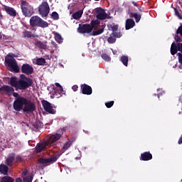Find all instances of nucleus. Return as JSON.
Listing matches in <instances>:
<instances>
[{"label":"nucleus","mask_w":182,"mask_h":182,"mask_svg":"<svg viewBox=\"0 0 182 182\" xmlns=\"http://www.w3.org/2000/svg\"><path fill=\"white\" fill-rule=\"evenodd\" d=\"M111 29L113 32H116L119 29V26L117 25L111 26Z\"/></svg>","instance_id":"obj_47"},{"label":"nucleus","mask_w":182,"mask_h":182,"mask_svg":"<svg viewBox=\"0 0 182 182\" xmlns=\"http://www.w3.org/2000/svg\"><path fill=\"white\" fill-rule=\"evenodd\" d=\"M95 14L96 15L97 19L100 21H105V19H107L108 15L106 14L105 9H102V7H98L95 9Z\"/></svg>","instance_id":"obj_9"},{"label":"nucleus","mask_w":182,"mask_h":182,"mask_svg":"<svg viewBox=\"0 0 182 182\" xmlns=\"http://www.w3.org/2000/svg\"><path fill=\"white\" fill-rule=\"evenodd\" d=\"M95 1H99V0H95Z\"/></svg>","instance_id":"obj_62"},{"label":"nucleus","mask_w":182,"mask_h":182,"mask_svg":"<svg viewBox=\"0 0 182 182\" xmlns=\"http://www.w3.org/2000/svg\"><path fill=\"white\" fill-rule=\"evenodd\" d=\"M30 25L32 28L35 26H39V28H48V26H49V23L38 16H33L30 18Z\"/></svg>","instance_id":"obj_2"},{"label":"nucleus","mask_w":182,"mask_h":182,"mask_svg":"<svg viewBox=\"0 0 182 182\" xmlns=\"http://www.w3.org/2000/svg\"><path fill=\"white\" fill-rule=\"evenodd\" d=\"M3 9L6 12L7 15H9V16H12L13 18L16 16V10H15V9L8 6H4Z\"/></svg>","instance_id":"obj_17"},{"label":"nucleus","mask_w":182,"mask_h":182,"mask_svg":"<svg viewBox=\"0 0 182 182\" xmlns=\"http://www.w3.org/2000/svg\"><path fill=\"white\" fill-rule=\"evenodd\" d=\"M33 85V81L31 78H26V80H18L16 90H26L28 87H31Z\"/></svg>","instance_id":"obj_5"},{"label":"nucleus","mask_w":182,"mask_h":182,"mask_svg":"<svg viewBox=\"0 0 182 182\" xmlns=\"http://www.w3.org/2000/svg\"><path fill=\"white\" fill-rule=\"evenodd\" d=\"M15 179L11 176H4L1 178L0 182H14Z\"/></svg>","instance_id":"obj_31"},{"label":"nucleus","mask_w":182,"mask_h":182,"mask_svg":"<svg viewBox=\"0 0 182 182\" xmlns=\"http://www.w3.org/2000/svg\"><path fill=\"white\" fill-rule=\"evenodd\" d=\"M62 94H63V92H60V90H58L54 92L53 96L56 99H59V97H62Z\"/></svg>","instance_id":"obj_35"},{"label":"nucleus","mask_w":182,"mask_h":182,"mask_svg":"<svg viewBox=\"0 0 182 182\" xmlns=\"http://www.w3.org/2000/svg\"><path fill=\"white\" fill-rule=\"evenodd\" d=\"M83 132H85L86 134H89V132H88V131L83 130Z\"/></svg>","instance_id":"obj_59"},{"label":"nucleus","mask_w":182,"mask_h":182,"mask_svg":"<svg viewBox=\"0 0 182 182\" xmlns=\"http://www.w3.org/2000/svg\"><path fill=\"white\" fill-rule=\"evenodd\" d=\"M13 96L14 97H16V99H17V97H19V95L18 94V92H13Z\"/></svg>","instance_id":"obj_53"},{"label":"nucleus","mask_w":182,"mask_h":182,"mask_svg":"<svg viewBox=\"0 0 182 182\" xmlns=\"http://www.w3.org/2000/svg\"><path fill=\"white\" fill-rule=\"evenodd\" d=\"M35 45L37 48H39V49H46V48H48V41H37Z\"/></svg>","instance_id":"obj_20"},{"label":"nucleus","mask_w":182,"mask_h":182,"mask_svg":"<svg viewBox=\"0 0 182 182\" xmlns=\"http://www.w3.org/2000/svg\"><path fill=\"white\" fill-rule=\"evenodd\" d=\"M176 35H180V36H182V25H181L177 31H176Z\"/></svg>","instance_id":"obj_42"},{"label":"nucleus","mask_w":182,"mask_h":182,"mask_svg":"<svg viewBox=\"0 0 182 182\" xmlns=\"http://www.w3.org/2000/svg\"><path fill=\"white\" fill-rule=\"evenodd\" d=\"M136 23L133 18H127L125 22V29L126 31H129V29H132L134 28Z\"/></svg>","instance_id":"obj_19"},{"label":"nucleus","mask_w":182,"mask_h":182,"mask_svg":"<svg viewBox=\"0 0 182 182\" xmlns=\"http://www.w3.org/2000/svg\"><path fill=\"white\" fill-rule=\"evenodd\" d=\"M51 43L55 46V48H58V44L55 41H51Z\"/></svg>","instance_id":"obj_54"},{"label":"nucleus","mask_w":182,"mask_h":182,"mask_svg":"<svg viewBox=\"0 0 182 182\" xmlns=\"http://www.w3.org/2000/svg\"><path fill=\"white\" fill-rule=\"evenodd\" d=\"M0 39H2V35L0 33Z\"/></svg>","instance_id":"obj_61"},{"label":"nucleus","mask_w":182,"mask_h":182,"mask_svg":"<svg viewBox=\"0 0 182 182\" xmlns=\"http://www.w3.org/2000/svg\"><path fill=\"white\" fill-rule=\"evenodd\" d=\"M132 4L134 6H139V4H137L136 1H132Z\"/></svg>","instance_id":"obj_56"},{"label":"nucleus","mask_w":182,"mask_h":182,"mask_svg":"<svg viewBox=\"0 0 182 182\" xmlns=\"http://www.w3.org/2000/svg\"><path fill=\"white\" fill-rule=\"evenodd\" d=\"M100 26V20L96 19V20H92L90 23V26L92 28V30L95 29V28H98V26Z\"/></svg>","instance_id":"obj_27"},{"label":"nucleus","mask_w":182,"mask_h":182,"mask_svg":"<svg viewBox=\"0 0 182 182\" xmlns=\"http://www.w3.org/2000/svg\"><path fill=\"white\" fill-rule=\"evenodd\" d=\"M29 173V171H28V169H24L22 173H21V177L23 178V182H32V181L33 180V174H30L28 175Z\"/></svg>","instance_id":"obj_13"},{"label":"nucleus","mask_w":182,"mask_h":182,"mask_svg":"<svg viewBox=\"0 0 182 182\" xmlns=\"http://www.w3.org/2000/svg\"><path fill=\"white\" fill-rule=\"evenodd\" d=\"M28 98L18 96L16 100L14 102L13 107L16 112H21V110H23V106L26 105Z\"/></svg>","instance_id":"obj_3"},{"label":"nucleus","mask_w":182,"mask_h":182,"mask_svg":"<svg viewBox=\"0 0 182 182\" xmlns=\"http://www.w3.org/2000/svg\"><path fill=\"white\" fill-rule=\"evenodd\" d=\"M177 50H178V46L175 43H173L171 46V55H174L177 53Z\"/></svg>","instance_id":"obj_28"},{"label":"nucleus","mask_w":182,"mask_h":182,"mask_svg":"<svg viewBox=\"0 0 182 182\" xmlns=\"http://www.w3.org/2000/svg\"><path fill=\"white\" fill-rule=\"evenodd\" d=\"M21 9L23 15L27 18H31V16H32L33 14H35L33 6L29 4V2L26 1H21Z\"/></svg>","instance_id":"obj_1"},{"label":"nucleus","mask_w":182,"mask_h":182,"mask_svg":"<svg viewBox=\"0 0 182 182\" xmlns=\"http://www.w3.org/2000/svg\"><path fill=\"white\" fill-rule=\"evenodd\" d=\"M177 45H178V52H181V53H182V43H178Z\"/></svg>","instance_id":"obj_49"},{"label":"nucleus","mask_w":182,"mask_h":182,"mask_svg":"<svg viewBox=\"0 0 182 182\" xmlns=\"http://www.w3.org/2000/svg\"><path fill=\"white\" fill-rule=\"evenodd\" d=\"M36 110V105L30 100L27 99V102L25 104L23 111L26 113H33Z\"/></svg>","instance_id":"obj_10"},{"label":"nucleus","mask_w":182,"mask_h":182,"mask_svg":"<svg viewBox=\"0 0 182 182\" xmlns=\"http://www.w3.org/2000/svg\"><path fill=\"white\" fill-rule=\"evenodd\" d=\"M10 85L12 87H15L16 90L18 89V78L16 77H11L10 78Z\"/></svg>","instance_id":"obj_25"},{"label":"nucleus","mask_w":182,"mask_h":182,"mask_svg":"<svg viewBox=\"0 0 182 182\" xmlns=\"http://www.w3.org/2000/svg\"><path fill=\"white\" fill-rule=\"evenodd\" d=\"M174 39L176 42V43H178V42H181V38L178 36V34L175 35Z\"/></svg>","instance_id":"obj_43"},{"label":"nucleus","mask_w":182,"mask_h":182,"mask_svg":"<svg viewBox=\"0 0 182 182\" xmlns=\"http://www.w3.org/2000/svg\"><path fill=\"white\" fill-rule=\"evenodd\" d=\"M22 160H23V159H22V157L21 156H16V163H19V162L22 161Z\"/></svg>","instance_id":"obj_48"},{"label":"nucleus","mask_w":182,"mask_h":182,"mask_svg":"<svg viewBox=\"0 0 182 182\" xmlns=\"http://www.w3.org/2000/svg\"><path fill=\"white\" fill-rule=\"evenodd\" d=\"M175 15H176V16H178V18H179V19H182L181 14H180V12H178L177 11V9H175Z\"/></svg>","instance_id":"obj_46"},{"label":"nucleus","mask_w":182,"mask_h":182,"mask_svg":"<svg viewBox=\"0 0 182 182\" xmlns=\"http://www.w3.org/2000/svg\"><path fill=\"white\" fill-rule=\"evenodd\" d=\"M153 159V155L150 151H145L141 154L140 160L141 161H149Z\"/></svg>","instance_id":"obj_18"},{"label":"nucleus","mask_w":182,"mask_h":182,"mask_svg":"<svg viewBox=\"0 0 182 182\" xmlns=\"http://www.w3.org/2000/svg\"><path fill=\"white\" fill-rule=\"evenodd\" d=\"M53 33L54 35L55 41H56L58 43H62V42H63V38L59 33L54 31Z\"/></svg>","instance_id":"obj_26"},{"label":"nucleus","mask_w":182,"mask_h":182,"mask_svg":"<svg viewBox=\"0 0 182 182\" xmlns=\"http://www.w3.org/2000/svg\"><path fill=\"white\" fill-rule=\"evenodd\" d=\"M26 78H28L27 77H26V75H21V79L20 80H26Z\"/></svg>","instance_id":"obj_52"},{"label":"nucleus","mask_w":182,"mask_h":182,"mask_svg":"<svg viewBox=\"0 0 182 182\" xmlns=\"http://www.w3.org/2000/svg\"><path fill=\"white\" fill-rule=\"evenodd\" d=\"M82 15H83V10H79L72 15V19H80L82 18Z\"/></svg>","instance_id":"obj_24"},{"label":"nucleus","mask_w":182,"mask_h":182,"mask_svg":"<svg viewBox=\"0 0 182 182\" xmlns=\"http://www.w3.org/2000/svg\"><path fill=\"white\" fill-rule=\"evenodd\" d=\"M62 139V134H55L48 137L46 141V146H55V143Z\"/></svg>","instance_id":"obj_7"},{"label":"nucleus","mask_w":182,"mask_h":182,"mask_svg":"<svg viewBox=\"0 0 182 182\" xmlns=\"http://www.w3.org/2000/svg\"><path fill=\"white\" fill-rule=\"evenodd\" d=\"M75 140H76V138L72 137V138L68 139V143H70V144L72 145L73 143V141H75Z\"/></svg>","instance_id":"obj_50"},{"label":"nucleus","mask_w":182,"mask_h":182,"mask_svg":"<svg viewBox=\"0 0 182 182\" xmlns=\"http://www.w3.org/2000/svg\"><path fill=\"white\" fill-rule=\"evenodd\" d=\"M23 38H33V33H32V32L28 30H24L23 31Z\"/></svg>","instance_id":"obj_30"},{"label":"nucleus","mask_w":182,"mask_h":182,"mask_svg":"<svg viewBox=\"0 0 182 182\" xmlns=\"http://www.w3.org/2000/svg\"><path fill=\"white\" fill-rule=\"evenodd\" d=\"M46 63V60L43 58H40L36 60V65H38L39 66H43Z\"/></svg>","instance_id":"obj_33"},{"label":"nucleus","mask_w":182,"mask_h":182,"mask_svg":"<svg viewBox=\"0 0 182 182\" xmlns=\"http://www.w3.org/2000/svg\"><path fill=\"white\" fill-rule=\"evenodd\" d=\"M120 62L124 65V66L127 67L129 65V56L122 55L120 58Z\"/></svg>","instance_id":"obj_29"},{"label":"nucleus","mask_w":182,"mask_h":182,"mask_svg":"<svg viewBox=\"0 0 182 182\" xmlns=\"http://www.w3.org/2000/svg\"><path fill=\"white\" fill-rule=\"evenodd\" d=\"M71 146L72 144H70V142L67 141L62 149L63 153H65V151H66V150H68Z\"/></svg>","instance_id":"obj_37"},{"label":"nucleus","mask_w":182,"mask_h":182,"mask_svg":"<svg viewBox=\"0 0 182 182\" xmlns=\"http://www.w3.org/2000/svg\"><path fill=\"white\" fill-rule=\"evenodd\" d=\"M81 92L82 95H87V96L92 95L93 93V90H92V87L87 84H82L80 85Z\"/></svg>","instance_id":"obj_14"},{"label":"nucleus","mask_w":182,"mask_h":182,"mask_svg":"<svg viewBox=\"0 0 182 182\" xmlns=\"http://www.w3.org/2000/svg\"><path fill=\"white\" fill-rule=\"evenodd\" d=\"M49 12H50L49 4H48V1H43L38 6V13L42 18H46L49 15Z\"/></svg>","instance_id":"obj_6"},{"label":"nucleus","mask_w":182,"mask_h":182,"mask_svg":"<svg viewBox=\"0 0 182 182\" xmlns=\"http://www.w3.org/2000/svg\"><path fill=\"white\" fill-rule=\"evenodd\" d=\"M112 36L116 39V38H122V36H123V34H122L121 32H113L112 33Z\"/></svg>","instance_id":"obj_40"},{"label":"nucleus","mask_w":182,"mask_h":182,"mask_svg":"<svg viewBox=\"0 0 182 182\" xmlns=\"http://www.w3.org/2000/svg\"><path fill=\"white\" fill-rule=\"evenodd\" d=\"M14 161H15V156H9L6 159V164L9 167H12L14 166Z\"/></svg>","instance_id":"obj_21"},{"label":"nucleus","mask_w":182,"mask_h":182,"mask_svg":"<svg viewBox=\"0 0 182 182\" xmlns=\"http://www.w3.org/2000/svg\"><path fill=\"white\" fill-rule=\"evenodd\" d=\"M138 9H139V12H142L141 7H139Z\"/></svg>","instance_id":"obj_58"},{"label":"nucleus","mask_w":182,"mask_h":182,"mask_svg":"<svg viewBox=\"0 0 182 182\" xmlns=\"http://www.w3.org/2000/svg\"><path fill=\"white\" fill-rule=\"evenodd\" d=\"M15 90L14 87L9 85H3L0 87V93L1 95H7L8 93H14Z\"/></svg>","instance_id":"obj_16"},{"label":"nucleus","mask_w":182,"mask_h":182,"mask_svg":"<svg viewBox=\"0 0 182 182\" xmlns=\"http://www.w3.org/2000/svg\"><path fill=\"white\" fill-rule=\"evenodd\" d=\"M177 55L178 58V62H179L180 65H182V53H178Z\"/></svg>","instance_id":"obj_44"},{"label":"nucleus","mask_w":182,"mask_h":182,"mask_svg":"<svg viewBox=\"0 0 182 182\" xmlns=\"http://www.w3.org/2000/svg\"><path fill=\"white\" fill-rule=\"evenodd\" d=\"M41 103L43 105V107L44 110L47 112L49 113V114H56V110L52 107V105H50V102L43 100L41 101Z\"/></svg>","instance_id":"obj_12"},{"label":"nucleus","mask_w":182,"mask_h":182,"mask_svg":"<svg viewBox=\"0 0 182 182\" xmlns=\"http://www.w3.org/2000/svg\"><path fill=\"white\" fill-rule=\"evenodd\" d=\"M179 68L182 69V65L181 64L179 65Z\"/></svg>","instance_id":"obj_60"},{"label":"nucleus","mask_w":182,"mask_h":182,"mask_svg":"<svg viewBox=\"0 0 182 182\" xmlns=\"http://www.w3.org/2000/svg\"><path fill=\"white\" fill-rule=\"evenodd\" d=\"M43 149H45V144H38L37 146L36 147V153H41V151H42Z\"/></svg>","instance_id":"obj_34"},{"label":"nucleus","mask_w":182,"mask_h":182,"mask_svg":"<svg viewBox=\"0 0 182 182\" xmlns=\"http://www.w3.org/2000/svg\"><path fill=\"white\" fill-rule=\"evenodd\" d=\"M5 62L8 65L9 68H10V70L14 72V73H19V67L18 66V63H16V60L14 58V57L9 55V57H6Z\"/></svg>","instance_id":"obj_4"},{"label":"nucleus","mask_w":182,"mask_h":182,"mask_svg":"<svg viewBox=\"0 0 182 182\" xmlns=\"http://www.w3.org/2000/svg\"><path fill=\"white\" fill-rule=\"evenodd\" d=\"M92 26L89 23L85 24H79V27L77 28L78 33H92Z\"/></svg>","instance_id":"obj_11"},{"label":"nucleus","mask_w":182,"mask_h":182,"mask_svg":"<svg viewBox=\"0 0 182 182\" xmlns=\"http://www.w3.org/2000/svg\"><path fill=\"white\" fill-rule=\"evenodd\" d=\"M77 89H79V87L77 85H73L72 87V90H73V92H77Z\"/></svg>","instance_id":"obj_51"},{"label":"nucleus","mask_w":182,"mask_h":182,"mask_svg":"<svg viewBox=\"0 0 182 182\" xmlns=\"http://www.w3.org/2000/svg\"><path fill=\"white\" fill-rule=\"evenodd\" d=\"M9 170V168L8 167V166L4 164H0V173L1 174H4V176H7Z\"/></svg>","instance_id":"obj_22"},{"label":"nucleus","mask_w":182,"mask_h":182,"mask_svg":"<svg viewBox=\"0 0 182 182\" xmlns=\"http://www.w3.org/2000/svg\"><path fill=\"white\" fill-rule=\"evenodd\" d=\"M113 105H114V101H109L108 102H105V106L106 107H107V109H110V107H112Z\"/></svg>","instance_id":"obj_41"},{"label":"nucleus","mask_w":182,"mask_h":182,"mask_svg":"<svg viewBox=\"0 0 182 182\" xmlns=\"http://www.w3.org/2000/svg\"><path fill=\"white\" fill-rule=\"evenodd\" d=\"M51 17L53 18V19H54V21H58V19H59V14H58V12L53 11L51 14Z\"/></svg>","instance_id":"obj_39"},{"label":"nucleus","mask_w":182,"mask_h":182,"mask_svg":"<svg viewBox=\"0 0 182 182\" xmlns=\"http://www.w3.org/2000/svg\"><path fill=\"white\" fill-rule=\"evenodd\" d=\"M101 57L106 62H110L112 60V58H110V56H109V55H107L106 53H102Z\"/></svg>","instance_id":"obj_36"},{"label":"nucleus","mask_w":182,"mask_h":182,"mask_svg":"<svg viewBox=\"0 0 182 182\" xmlns=\"http://www.w3.org/2000/svg\"><path fill=\"white\" fill-rule=\"evenodd\" d=\"M34 127H36V129H39V127H38V124H35Z\"/></svg>","instance_id":"obj_57"},{"label":"nucleus","mask_w":182,"mask_h":182,"mask_svg":"<svg viewBox=\"0 0 182 182\" xmlns=\"http://www.w3.org/2000/svg\"><path fill=\"white\" fill-rule=\"evenodd\" d=\"M129 18H134L135 22L139 23L141 19V14L137 13H130Z\"/></svg>","instance_id":"obj_23"},{"label":"nucleus","mask_w":182,"mask_h":182,"mask_svg":"<svg viewBox=\"0 0 182 182\" xmlns=\"http://www.w3.org/2000/svg\"><path fill=\"white\" fill-rule=\"evenodd\" d=\"M15 182H22V179L21 178H17Z\"/></svg>","instance_id":"obj_55"},{"label":"nucleus","mask_w":182,"mask_h":182,"mask_svg":"<svg viewBox=\"0 0 182 182\" xmlns=\"http://www.w3.org/2000/svg\"><path fill=\"white\" fill-rule=\"evenodd\" d=\"M107 42L108 43H114L116 42V38L113 36V35H112V33L110 34V36L107 38Z\"/></svg>","instance_id":"obj_38"},{"label":"nucleus","mask_w":182,"mask_h":182,"mask_svg":"<svg viewBox=\"0 0 182 182\" xmlns=\"http://www.w3.org/2000/svg\"><path fill=\"white\" fill-rule=\"evenodd\" d=\"M59 157H60V155L54 154L48 159L40 158L38 159V163H40L41 164H48L49 163L50 164H53V163H56V161H58Z\"/></svg>","instance_id":"obj_8"},{"label":"nucleus","mask_w":182,"mask_h":182,"mask_svg":"<svg viewBox=\"0 0 182 182\" xmlns=\"http://www.w3.org/2000/svg\"><path fill=\"white\" fill-rule=\"evenodd\" d=\"M55 86L57 87H59V90L60 92H65V91H63V87H62V85H60V84H59V82H55Z\"/></svg>","instance_id":"obj_45"},{"label":"nucleus","mask_w":182,"mask_h":182,"mask_svg":"<svg viewBox=\"0 0 182 182\" xmlns=\"http://www.w3.org/2000/svg\"><path fill=\"white\" fill-rule=\"evenodd\" d=\"M21 72L22 73H25V75H32L33 73V67L29 64H23Z\"/></svg>","instance_id":"obj_15"},{"label":"nucleus","mask_w":182,"mask_h":182,"mask_svg":"<svg viewBox=\"0 0 182 182\" xmlns=\"http://www.w3.org/2000/svg\"><path fill=\"white\" fill-rule=\"evenodd\" d=\"M103 32H105V26L97 31H94L91 35L92 36H97L98 35H102Z\"/></svg>","instance_id":"obj_32"}]
</instances>
